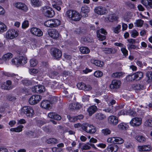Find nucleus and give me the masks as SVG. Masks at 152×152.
<instances>
[{"label": "nucleus", "mask_w": 152, "mask_h": 152, "mask_svg": "<svg viewBox=\"0 0 152 152\" xmlns=\"http://www.w3.org/2000/svg\"><path fill=\"white\" fill-rule=\"evenodd\" d=\"M30 65L32 67L36 66L37 64V61L34 59H32L30 60Z\"/></svg>", "instance_id": "47"}, {"label": "nucleus", "mask_w": 152, "mask_h": 152, "mask_svg": "<svg viewBox=\"0 0 152 152\" xmlns=\"http://www.w3.org/2000/svg\"><path fill=\"white\" fill-rule=\"evenodd\" d=\"M97 107L95 105H94L90 106L87 109L89 115L90 116H91L97 111Z\"/></svg>", "instance_id": "19"}, {"label": "nucleus", "mask_w": 152, "mask_h": 152, "mask_svg": "<svg viewBox=\"0 0 152 152\" xmlns=\"http://www.w3.org/2000/svg\"><path fill=\"white\" fill-rule=\"evenodd\" d=\"M29 24L28 21L25 20L22 24V27L23 28H25L28 26Z\"/></svg>", "instance_id": "59"}, {"label": "nucleus", "mask_w": 152, "mask_h": 152, "mask_svg": "<svg viewBox=\"0 0 152 152\" xmlns=\"http://www.w3.org/2000/svg\"><path fill=\"white\" fill-rule=\"evenodd\" d=\"M77 87L80 89L85 91H90L92 88L90 85H86L83 83H78L77 84Z\"/></svg>", "instance_id": "9"}, {"label": "nucleus", "mask_w": 152, "mask_h": 152, "mask_svg": "<svg viewBox=\"0 0 152 152\" xmlns=\"http://www.w3.org/2000/svg\"><path fill=\"white\" fill-rule=\"evenodd\" d=\"M13 55L11 53H8L4 55L2 58L4 60L6 61L12 57Z\"/></svg>", "instance_id": "35"}, {"label": "nucleus", "mask_w": 152, "mask_h": 152, "mask_svg": "<svg viewBox=\"0 0 152 152\" xmlns=\"http://www.w3.org/2000/svg\"><path fill=\"white\" fill-rule=\"evenodd\" d=\"M18 31L14 29L8 30L6 32V37L9 39H13L17 37L18 35Z\"/></svg>", "instance_id": "5"}, {"label": "nucleus", "mask_w": 152, "mask_h": 152, "mask_svg": "<svg viewBox=\"0 0 152 152\" xmlns=\"http://www.w3.org/2000/svg\"><path fill=\"white\" fill-rule=\"evenodd\" d=\"M47 142L48 144H54L57 142V140L55 138H50L47 140Z\"/></svg>", "instance_id": "40"}, {"label": "nucleus", "mask_w": 152, "mask_h": 152, "mask_svg": "<svg viewBox=\"0 0 152 152\" xmlns=\"http://www.w3.org/2000/svg\"><path fill=\"white\" fill-rule=\"evenodd\" d=\"M52 20L50 19L46 21L44 23L45 26L50 27H52Z\"/></svg>", "instance_id": "41"}, {"label": "nucleus", "mask_w": 152, "mask_h": 152, "mask_svg": "<svg viewBox=\"0 0 152 152\" xmlns=\"http://www.w3.org/2000/svg\"><path fill=\"white\" fill-rule=\"evenodd\" d=\"M42 98V96L40 95H33L29 99L28 102L30 104L34 105L39 102Z\"/></svg>", "instance_id": "6"}, {"label": "nucleus", "mask_w": 152, "mask_h": 152, "mask_svg": "<svg viewBox=\"0 0 152 152\" xmlns=\"http://www.w3.org/2000/svg\"><path fill=\"white\" fill-rule=\"evenodd\" d=\"M114 144H121L124 142V140L121 138L118 137H115Z\"/></svg>", "instance_id": "34"}, {"label": "nucleus", "mask_w": 152, "mask_h": 152, "mask_svg": "<svg viewBox=\"0 0 152 152\" xmlns=\"http://www.w3.org/2000/svg\"><path fill=\"white\" fill-rule=\"evenodd\" d=\"M65 15L69 18L75 21H79L81 18V16L79 13L73 10L67 11Z\"/></svg>", "instance_id": "2"}, {"label": "nucleus", "mask_w": 152, "mask_h": 152, "mask_svg": "<svg viewBox=\"0 0 152 152\" xmlns=\"http://www.w3.org/2000/svg\"><path fill=\"white\" fill-rule=\"evenodd\" d=\"M7 30V27L3 23L0 22V32H3Z\"/></svg>", "instance_id": "36"}, {"label": "nucleus", "mask_w": 152, "mask_h": 152, "mask_svg": "<svg viewBox=\"0 0 152 152\" xmlns=\"http://www.w3.org/2000/svg\"><path fill=\"white\" fill-rule=\"evenodd\" d=\"M15 6L17 8L26 12L28 10L27 6L22 3L18 2L15 4Z\"/></svg>", "instance_id": "16"}, {"label": "nucleus", "mask_w": 152, "mask_h": 152, "mask_svg": "<svg viewBox=\"0 0 152 152\" xmlns=\"http://www.w3.org/2000/svg\"><path fill=\"white\" fill-rule=\"evenodd\" d=\"M118 149V146L115 144H110L108 145L104 150V152H116Z\"/></svg>", "instance_id": "8"}, {"label": "nucleus", "mask_w": 152, "mask_h": 152, "mask_svg": "<svg viewBox=\"0 0 152 152\" xmlns=\"http://www.w3.org/2000/svg\"><path fill=\"white\" fill-rule=\"evenodd\" d=\"M32 6L34 7H38L42 6V2L39 0H31Z\"/></svg>", "instance_id": "21"}, {"label": "nucleus", "mask_w": 152, "mask_h": 152, "mask_svg": "<svg viewBox=\"0 0 152 152\" xmlns=\"http://www.w3.org/2000/svg\"><path fill=\"white\" fill-rule=\"evenodd\" d=\"M105 112L113 114L114 113L113 106L109 105V107L104 110Z\"/></svg>", "instance_id": "32"}, {"label": "nucleus", "mask_w": 152, "mask_h": 152, "mask_svg": "<svg viewBox=\"0 0 152 152\" xmlns=\"http://www.w3.org/2000/svg\"><path fill=\"white\" fill-rule=\"evenodd\" d=\"M41 107L45 109H48L50 107V102L47 100H44L41 103Z\"/></svg>", "instance_id": "22"}, {"label": "nucleus", "mask_w": 152, "mask_h": 152, "mask_svg": "<svg viewBox=\"0 0 152 152\" xmlns=\"http://www.w3.org/2000/svg\"><path fill=\"white\" fill-rule=\"evenodd\" d=\"M6 84L4 83V84H2L1 86V87L2 89H5V90H9L10 89V87L9 86H7L6 85Z\"/></svg>", "instance_id": "64"}, {"label": "nucleus", "mask_w": 152, "mask_h": 152, "mask_svg": "<svg viewBox=\"0 0 152 152\" xmlns=\"http://www.w3.org/2000/svg\"><path fill=\"white\" fill-rule=\"evenodd\" d=\"M18 64L23 65L27 63V58L23 56H20L18 58Z\"/></svg>", "instance_id": "25"}, {"label": "nucleus", "mask_w": 152, "mask_h": 152, "mask_svg": "<svg viewBox=\"0 0 152 152\" xmlns=\"http://www.w3.org/2000/svg\"><path fill=\"white\" fill-rule=\"evenodd\" d=\"M90 96L89 95H85L82 97V100L83 102H86L88 101Z\"/></svg>", "instance_id": "61"}, {"label": "nucleus", "mask_w": 152, "mask_h": 152, "mask_svg": "<svg viewBox=\"0 0 152 152\" xmlns=\"http://www.w3.org/2000/svg\"><path fill=\"white\" fill-rule=\"evenodd\" d=\"M91 61L96 66L100 67L103 66L104 64L103 62L98 60L93 59L91 60Z\"/></svg>", "instance_id": "29"}, {"label": "nucleus", "mask_w": 152, "mask_h": 152, "mask_svg": "<svg viewBox=\"0 0 152 152\" xmlns=\"http://www.w3.org/2000/svg\"><path fill=\"white\" fill-rule=\"evenodd\" d=\"M121 28V26L120 25H118V26L115 28H114L113 31L116 34L118 33L119 32V30Z\"/></svg>", "instance_id": "60"}, {"label": "nucleus", "mask_w": 152, "mask_h": 152, "mask_svg": "<svg viewBox=\"0 0 152 152\" xmlns=\"http://www.w3.org/2000/svg\"><path fill=\"white\" fill-rule=\"evenodd\" d=\"M5 75L7 76L8 77H13L18 80L20 79V77H19L17 75L7 73L5 74Z\"/></svg>", "instance_id": "38"}, {"label": "nucleus", "mask_w": 152, "mask_h": 152, "mask_svg": "<svg viewBox=\"0 0 152 152\" xmlns=\"http://www.w3.org/2000/svg\"><path fill=\"white\" fill-rule=\"evenodd\" d=\"M58 74L57 72L53 71L51 72L49 74V77L51 78H53L54 76H57Z\"/></svg>", "instance_id": "58"}, {"label": "nucleus", "mask_w": 152, "mask_h": 152, "mask_svg": "<svg viewBox=\"0 0 152 152\" xmlns=\"http://www.w3.org/2000/svg\"><path fill=\"white\" fill-rule=\"evenodd\" d=\"M127 47L128 50L130 51L135 49L137 47L135 45L131 44H128Z\"/></svg>", "instance_id": "49"}, {"label": "nucleus", "mask_w": 152, "mask_h": 152, "mask_svg": "<svg viewBox=\"0 0 152 152\" xmlns=\"http://www.w3.org/2000/svg\"><path fill=\"white\" fill-rule=\"evenodd\" d=\"M95 118L99 120H103L106 118L105 115L102 113H96L95 114Z\"/></svg>", "instance_id": "27"}, {"label": "nucleus", "mask_w": 152, "mask_h": 152, "mask_svg": "<svg viewBox=\"0 0 152 152\" xmlns=\"http://www.w3.org/2000/svg\"><path fill=\"white\" fill-rule=\"evenodd\" d=\"M121 84V82L120 80H113L110 86V87L111 89L117 88H119Z\"/></svg>", "instance_id": "17"}, {"label": "nucleus", "mask_w": 152, "mask_h": 152, "mask_svg": "<svg viewBox=\"0 0 152 152\" xmlns=\"http://www.w3.org/2000/svg\"><path fill=\"white\" fill-rule=\"evenodd\" d=\"M52 27H56L59 26L61 24L60 21L57 19L52 20Z\"/></svg>", "instance_id": "33"}, {"label": "nucleus", "mask_w": 152, "mask_h": 152, "mask_svg": "<svg viewBox=\"0 0 152 152\" xmlns=\"http://www.w3.org/2000/svg\"><path fill=\"white\" fill-rule=\"evenodd\" d=\"M89 11V7L86 5L83 6L81 8V13L82 15L83 14L85 15H83V16H85V17H87L88 16L87 13Z\"/></svg>", "instance_id": "20"}, {"label": "nucleus", "mask_w": 152, "mask_h": 152, "mask_svg": "<svg viewBox=\"0 0 152 152\" xmlns=\"http://www.w3.org/2000/svg\"><path fill=\"white\" fill-rule=\"evenodd\" d=\"M32 90L34 92L40 93L45 91V88L43 86L37 85L32 88Z\"/></svg>", "instance_id": "13"}, {"label": "nucleus", "mask_w": 152, "mask_h": 152, "mask_svg": "<svg viewBox=\"0 0 152 152\" xmlns=\"http://www.w3.org/2000/svg\"><path fill=\"white\" fill-rule=\"evenodd\" d=\"M118 128L121 131H124L128 129L129 126L124 123H121L118 125Z\"/></svg>", "instance_id": "23"}, {"label": "nucleus", "mask_w": 152, "mask_h": 152, "mask_svg": "<svg viewBox=\"0 0 152 152\" xmlns=\"http://www.w3.org/2000/svg\"><path fill=\"white\" fill-rule=\"evenodd\" d=\"M23 127V126L20 125L17 127L11 128L10 129V130L11 132H19L22 131V129Z\"/></svg>", "instance_id": "28"}, {"label": "nucleus", "mask_w": 152, "mask_h": 152, "mask_svg": "<svg viewBox=\"0 0 152 152\" xmlns=\"http://www.w3.org/2000/svg\"><path fill=\"white\" fill-rule=\"evenodd\" d=\"M80 52L83 54H88L89 53L90 50L87 47H81L80 49Z\"/></svg>", "instance_id": "31"}, {"label": "nucleus", "mask_w": 152, "mask_h": 152, "mask_svg": "<svg viewBox=\"0 0 152 152\" xmlns=\"http://www.w3.org/2000/svg\"><path fill=\"white\" fill-rule=\"evenodd\" d=\"M21 112L27 116L29 117H32L34 114V110L30 106L23 107L22 109Z\"/></svg>", "instance_id": "3"}, {"label": "nucleus", "mask_w": 152, "mask_h": 152, "mask_svg": "<svg viewBox=\"0 0 152 152\" xmlns=\"http://www.w3.org/2000/svg\"><path fill=\"white\" fill-rule=\"evenodd\" d=\"M106 20L109 22H113L117 20V17L113 14L109 15L106 18Z\"/></svg>", "instance_id": "30"}, {"label": "nucleus", "mask_w": 152, "mask_h": 152, "mask_svg": "<svg viewBox=\"0 0 152 152\" xmlns=\"http://www.w3.org/2000/svg\"><path fill=\"white\" fill-rule=\"evenodd\" d=\"M126 79L129 81H132L135 80L134 74L127 76L126 77Z\"/></svg>", "instance_id": "50"}, {"label": "nucleus", "mask_w": 152, "mask_h": 152, "mask_svg": "<svg viewBox=\"0 0 152 152\" xmlns=\"http://www.w3.org/2000/svg\"><path fill=\"white\" fill-rule=\"evenodd\" d=\"M115 137H113L108 138L107 140V142H108L110 143H113L114 144Z\"/></svg>", "instance_id": "63"}, {"label": "nucleus", "mask_w": 152, "mask_h": 152, "mask_svg": "<svg viewBox=\"0 0 152 152\" xmlns=\"http://www.w3.org/2000/svg\"><path fill=\"white\" fill-rule=\"evenodd\" d=\"M123 74L122 72H117L113 73L112 75L113 77H120Z\"/></svg>", "instance_id": "51"}, {"label": "nucleus", "mask_w": 152, "mask_h": 152, "mask_svg": "<svg viewBox=\"0 0 152 152\" xmlns=\"http://www.w3.org/2000/svg\"><path fill=\"white\" fill-rule=\"evenodd\" d=\"M133 89L135 90H140L144 88V86L142 84H135L132 85Z\"/></svg>", "instance_id": "26"}, {"label": "nucleus", "mask_w": 152, "mask_h": 152, "mask_svg": "<svg viewBox=\"0 0 152 152\" xmlns=\"http://www.w3.org/2000/svg\"><path fill=\"white\" fill-rule=\"evenodd\" d=\"M102 50L104 51L105 53L108 54L114 53L116 52L115 49L111 48H103L102 49Z\"/></svg>", "instance_id": "24"}, {"label": "nucleus", "mask_w": 152, "mask_h": 152, "mask_svg": "<svg viewBox=\"0 0 152 152\" xmlns=\"http://www.w3.org/2000/svg\"><path fill=\"white\" fill-rule=\"evenodd\" d=\"M136 139L139 142H143L145 140V138L142 136H136L135 137Z\"/></svg>", "instance_id": "43"}, {"label": "nucleus", "mask_w": 152, "mask_h": 152, "mask_svg": "<svg viewBox=\"0 0 152 152\" xmlns=\"http://www.w3.org/2000/svg\"><path fill=\"white\" fill-rule=\"evenodd\" d=\"M67 117L69 120L71 122H74L76 121V118L75 117H71L70 115H67Z\"/></svg>", "instance_id": "57"}, {"label": "nucleus", "mask_w": 152, "mask_h": 152, "mask_svg": "<svg viewBox=\"0 0 152 152\" xmlns=\"http://www.w3.org/2000/svg\"><path fill=\"white\" fill-rule=\"evenodd\" d=\"M61 5L62 4H59L58 3H56L55 4H53V8L57 10L60 11L61 9Z\"/></svg>", "instance_id": "52"}, {"label": "nucleus", "mask_w": 152, "mask_h": 152, "mask_svg": "<svg viewBox=\"0 0 152 152\" xmlns=\"http://www.w3.org/2000/svg\"><path fill=\"white\" fill-rule=\"evenodd\" d=\"M51 54L53 57L56 59H59L62 56L61 51L59 49L54 48L51 49Z\"/></svg>", "instance_id": "7"}, {"label": "nucleus", "mask_w": 152, "mask_h": 152, "mask_svg": "<svg viewBox=\"0 0 152 152\" xmlns=\"http://www.w3.org/2000/svg\"><path fill=\"white\" fill-rule=\"evenodd\" d=\"M142 123L141 118L135 117L133 118L130 121V124L132 126H138L140 125Z\"/></svg>", "instance_id": "11"}, {"label": "nucleus", "mask_w": 152, "mask_h": 152, "mask_svg": "<svg viewBox=\"0 0 152 152\" xmlns=\"http://www.w3.org/2000/svg\"><path fill=\"white\" fill-rule=\"evenodd\" d=\"M97 33H99V34L101 33L102 34H103L104 35H106L107 34V32L104 29L101 28L97 30L96 31V34Z\"/></svg>", "instance_id": "55"}, {"label": "nucleus", "mask_w": 152, "mask_h": 152, "mask_svg": "<svg viewBox=\"0 0 152 152\" xmlns=\"http://www.w3.org/2000/svg\"><path fill=\"white\" fill-rule=\"evenodd\" d=\"M94 75L97 77H101L103 75V73L100 71H96L94 73Z\"/></svg>", "instance_id": "42"}, {"label": "nucleus", "mask_w": 152, "mask_h": 152, "mask_svg": "<svg viewBox=\"0 0 152 152\" xmlns=\"http://www.w3.org/2000/svg\"><path fill=\"white\" fill-rule=\"evenodd\" d=\"M49 35L52 38L57 39L59 36V33L58 30L52 29L48 32Z\"/></svg>", "instance_id": "10"}, {"label": "nucleus", "mask_w": 152, "mask_h": 152, "mask_svg": "<svg viewBox=\"0 0 152 152\" xmlns=\"http://www.w3.org/2000/svg\"><path fill=\"white\" fill-rule=\"evenodd\" d=\"M95 12L99 15H103L106 13L107 10L102 6H98L94 9Z\"/></svg>", "instance_id": "15"}, {"label": "nucleus", "mask_w": 152, "mask_h": 152, "mask_svg": "<svg viewBox=\"0 0 152 152\" xmlns=\"http://www.w3.org/2000/svg\"><path fill=\"white\" fill-rule=\"evenodd\" d=\"M127 115H129L132 116H134L135 114L136 113L131 110H129L127 111Z\"/></svg>", "instance_id": "62"}, {"label": "nucleus", "mask_w": 152, "mask_h": 152, "mask_svg": "<svg viewBox=\"0 0 152 152\" xmlns=\"http://www.w3.org/2000/svg\"><path fill=\"white\" fill-rule=\"evenodd\" d=\"M142 4L148 9L152 8V0H142Z\"/></svg>", "instance_id": "18"}, {"label": "nucleus", "mask_w": 152, "mask_h": 152, "mask_svg": "<svg viewBox=\"0 0 152 152\" xmlns=\"http://www.w3.org/2000/svg\"><path fill=\"white\" fill-rule=\"evenodd\" d=\"M31 33L35 36L40 37L43 35L42 32L39 29L36 27H33L31 29Z\"/></svg>", "instance_id": "14"}, {"label": "nucleus", "mask_w": 152, "mask_h": 152, "mask_svg": "<svg viewBox=\"0 0 152 152\" xmlns=\"http://www.w3.org/2000/svg\"><path fill=\"white\" fill-rule=\"evenodd\" d=\"M146 75L148 78V82L152 81V72L148 71L146 73Z\"/></svg>", "instance_id": "39"}, {"label": "nucleus", "mask_w": 152, "mask_h": 152, "mask_svg": "<svg viewBox=\"0 0 152 152\" xmlns=\"http://www.w3.org/2000/svg\"><path fill=\"white\" fill-rule=\"evenodd\" d=\"M82 144H81L80 143L79 144V148H81V149L82 150H88L90 148V147L88 145H86V144H83V145L82 146V147H81V145Z\"/></svg>", "instance_id": "46"}, {"label": "nucleus", "mask_w": 152, "mask_h": 152, "mask_svg": "<svg viewBox=\"0 0 152 152\" xmlns=\"http://www.w3.org/2000/svg\"><path fill=\"white\" fill-rule=\"evenodd\" d=\"M145 125L147 126L152 127V118L146 120L145 122Z\"/></svg>", "instance_id": "37"}, {"label": "nucleus", "mask_w": 152, "mask_h": 152, "mask_svg": "<svg viewBox=\"0 0 152 152\" xmlns=\"http://www.w3.org/2000/svg\"><path fill=\"white\" fill-rule=\"evenodd\" d=\"M143 23V21L140 19L137 20L135 24L138 27H141L142 26Z\"/></svg>", "instance_id": "44"}, {"label": "nucleus", "mask_w": 152, "mask_h": 152, "mask_svg": "<svg viewBox=\"0 0 152 152\" xmlns=\"http://www.w3.org/2000/svg\"><path fill=\"white\" fill-rule=\"evenodd\" d=\"M131 36L134 38H135L139 35L138 33L136 30L134 29L131 31Z\"/></svg>", "instance_id": "54"}, {"label": "nucleus", "mask_w": 152, "mask_h": 152, "mask_svg": "<svg viewBox=\"0 0 152 152\" xmlns=\"http://www.w3.org/2000/svg\"><path fill=\"white\" fill-rule=\"evenodd\" d=\"M83 41L87 42H91L93 41L92 39L89 37H83Z\"/></svg>", "instance_id": "48"}, {"label": "nucleus", "mask_w": 152, "mask_h": 152, "mask_svg": "<svg viewBox=\"0 0 152 152\" xmlns=\"http://www.w3.org/2000/svg\"><path fill=\"white\" fill-rule=\"evenodd\" d=\"M75 128L81 127L82 129L87 133H95L96 130V128L94 126L86 123L81 124L78 123L74 124Z\"/></svg>", "instance_id": "1"}, {"label": "nucleus", "mask_w": 152, "mask_h": 152, "mask_svg": "<svg viewBox=\"0 0 152 152\" xmlns=\"http://www.w3.org/2000/svg\"><path fill=\"white\" fill-rule=\"evenodd\" d=\"M108 122L110 124L113 125H116L118 122V118L114 115H111L109 116L107 119Z\"/></svg>", "instance_id": "12"}, {"label": "nucleus", "mask_w": 152, "mask_h": 152, "mask_svg": "<svg viewBox=\"0 0 152 152\" xmlns=\"http://www.w3.org/2000/svg\"><path fill=\"white\" fill-rule=\"evenodd\" d=\"M22 83L24 85L26 86H28L31 84V81L27 80H22Z\"/></svg>", "instance_id": "53"}, {"label": "nucleus", "mask_w": 152, "mask_h": 152, "mask_svg": "<svg viewBox=\"0 0 152 152\" xmlns=\"http://www.w3.org/2000/svg\"><path fill=\"white\" fill-rule=\"evenodd\" d=\"M99 40L102 41L106 39V36H105L102 35L101 34L99 33L96 34Z\"/></svg>", "instance_id": "45"}, {"label": "nucleus", "mask_w": 152, "mask_h": 152, "mask_svg": "<svg viewBox=\"0 0 152 152\" xmlns=\"http://www.w3.org/2000/svg\"><path fill=\"white\" fill-rule=\"evenodd\" d=\"M121 50L123 53L124 55L126 57L128 55V51L125 48H122L121 49Z\"/></svg>", "instance_id": "56"}, {"label": "nucleus", "mask_w": 152, "mask_h": 152, "mask_svg": "<svg viewBox=\"0 0 152 152\" xmlns=\"http://www.w3.org/2000/svg\"><path fill=\"white\" fill-rule=\"evenodd\" d=\"M42 12L45 16L50 18L53 17L55 15V12L52 9L49 7L45 6L42 8Z\"/></svg>", "instance_id": "4"}]
</instances>
